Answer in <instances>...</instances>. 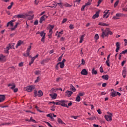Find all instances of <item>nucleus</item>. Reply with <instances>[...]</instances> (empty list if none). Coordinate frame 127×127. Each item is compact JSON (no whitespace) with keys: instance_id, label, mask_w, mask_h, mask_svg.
<instances>
[{"instance_id":"1","label":"nucleus","mask_w":127,"mask_h":127,"mask_svg":"<svg viewBox=\"0 0 127 127\" xmlns=\"http://www.w3.org/2000/svg\"><path fill=\"white\" fill-rule=\"evenodd\" d=\"M102 34H101V37L102 38H105V37H108V35L109 34L110 35H113V32L110 30L109 28H106L105 30H104V29H102Z\"/></svg>"},{"instance_id":"2","label":"nucleus","mask_w":127,"mask_h":127,"mask_svg":"<svg viewBox=\"0 0 127 127\" xmlns=\"http://www.w3.org/2000/svg\"><path fill=\"white\" fill-rule=\"evenodd\" d=\"M67 103L66 100H59L57 102H56V105L57 106H62V107H65V108H68V105H67Z\"/></svg>"},{"instance_id":"3","label":"nucleus","mask_w":127,"mask_h":127,"mask_svg":"<svg viewBox=\"0 0 127 127\" xmlns=\"http://www.w3.org/2000/svg\"><path fill=\"white\" fill-rule=\"evenodd\" d=\"M14 45L15 44H9L8 46L6 47L5 49H4L5 53H8V51L10 48L11 49H14Z\"/></svg>"},{"instance_id":"4","label":"nucleus","mask_w":127,"mask_h":127,"mask_svg":"<svg viewBox=\"0 0 127 127\" xmlns=\"http://www.w3.org/2000/svg\"><path fill=\"white\" fill-rule=\"evenodd\" d=\"M30 50H31V46H29L26 50V53L23 54L24 57H31L30 56Z\"/></svg>"},{"instance_id":"5","label":"nucleus","mask_w":127,"mask_h":127,"mask_svg":"<svg viewBox=\"0 0 127 127\" xmlns=\"http://www.w3.org/2000/svg\"><path fill=\"white\" fill-rule=\"evenodd\" d=\"M54 28V26L50 25L48 27V29H49V33L48 34V36L49 38H51L52 37V30Z\"/></svg>"},{"instance_id":"6","label":"nucleus","mask_w":127,"mask_h":127,"mask_svg":"<svg viewBox=\"0 0 127 127\" xmlns=\"http://www.w3.org/2000/svg\"><path fill=\"white\" fill-rule=\"evenodd\" d=\"M35 88V86L33 85H31V86H27L26 87L24 88V90L26 91L27 92H30L32 91V90H34Z\"/></svg>"},{"instance_id":"7","label":"nucleus","mask_w":127,"mask_h":127,"mask_svg":"<svg viewBox=\"0 0 127 127\" xmlns=\"http://www.w3.org/2000/svg\"><path fill=\"white\" fill-rule=\"evenodd\" d=\"M59 65H60V68H61V69H63V68H64V66H65V64L64 63H62V62H59L58 63L56 66V69L57 70H59Z\"/></svg>"},{"instance_id":"8","label":"nucleus","mask_w":127,"mask_h":127,"mask_svg":"<svg viewBox=\"0 0 127 127\" xmlns=\"http://www.w3.org/2000/svg\"><path fill=\"white\" fill-rule=\"evenodd\" d=\"M112 117H113L112 113H109V115H105L104 116L105 120L107 121V122H112V120H113Z\"/></svg>"},{"instance_id":"9","label":"nucleus","mask_w":127,"mask_h":127,"mask_svg":"<svg viewBox=\"0 0 127 127\" xmlns=\"http://www.w3.org/2000/svg\"><path fill=\"white\" fill-rule=\"evenodd\" d=\"M40 34L41 37H42L41 41H42V42H44V39H45V35H46V34L44 32V31H42L40 33Z\"/></svg>"},{"instance_id":"10","label":"nucleus","mask_w":127,"mask_h":127,"mask_svg":"<svg viewBox=\"0 0 127 127\" xmlns=\"http://www.w3.org/2000/svg\"><path fill=\"white\" fill-rule=\"evenodd\" d=\"M34 95L36 97V96H38V97H42L43 93L41 90H39L38 92L35 91L34 92Z\"/></svg>"},{"instance_id":"11","label":"nucleus","mask_w":127,"mask_h":127,"mask_svg":"<svg viewBox=\"0 0 127 127\" xmlns=\"http://www.w3.org/2000/svg\"><path fill=\"white\" fill-rule=\"evenodd\" d=\"M26 16H27V15L20 14L15 15V16H14V17H17V18H26Z\"/></svg>"},{"instance_id":"12","label":"nucleus","mask_w":127,"mask_h":127,"mask_svg":"<svg viewBox=\"0 0 127 127\" xmlns=\"http://www.w3.org/2000/svg\"><path fill=\"white\" fill-rule=\"evenodd\" d=\"M116 52L118 53L119 52L120 50V48L121 47V43L120 42H118L116 44Z\"/></svg>"},{"instance_id":"13","label":"nucleus","mask_w":127,"mask_h":127,"mask_svg":"<svg viewBox=\"0 0 127 127\" xmlns=\"http://www.w3.org/2000/svg\"><path fill=\"white\" fill-rule=\"evenodd\" d=\"M47 17H48L47 16H46V15H44L43 16H42L40 19V23H42V22H43V21H44V20H45V19H46V18H47Z\"/></svg>"},{"instance_id":"14","label":"nucleus","mask_w":127,"mask_h":127,"mask_svg":"<svg viewBox=\"0 0 127 127\" xmlns=\"http://www.w3.org/2000/svg\"><path fill=\"white\" fill-rule=\"evenodd\" d=\"M50 97H51L52 100H56V98H57V93H54L50 94Z\"/></svg>"},{"instance_id":"15","label":"nucleus","mask_w":127,"mask_h":127,"mask_svg":"<svg viewBox=\"0 0 127 127\" xmlns=\"http://www.w3.org/2000/svg\"><path fill=\"white\" fill-rule=\"evenodd\" d=\"M127 69L125 68L122 70V76L123 78L127 77Z\"/></svg>"},{"instance_id":"16","label":"nucleus","mask_w":127,"mask_h":127,"mask_svg":"<svg viewBox=\"0 0 127 127\" xmlns=\"http://www.w3.org/2000/svg\"><path fill=\"white\" fill-rule=\"evenodd\" d=\"M81 75H84V76H86L88 75V71H87L86 69H83L81 71Z\"/></svg>"},{"instance_id":"17","label":"nucleus","mask_w":127,"mask_h":127,"mask_svg":"<svg viewBox=\"0 0 127 127\" xmlns=\"http://www.w3.org/2000/svg\"><path fill=\"white\" fill-rule=\"evenodd\" d=\"M5 100V96L4 95H0V103H2Z\"/></svg>"},{"instance_id":"18","label":"nucleus","mask_w":127,"mask_h":127,"mask_svg":"<svg viewBox=\"0 0 127 127\" xmlns=\"http://www.w3.org/2000/svg\"><path fill=\"white\" fill-rule=\"evenodd\" d=\"M72 94H73V92L67 90L65 92V96L67 97H71L72 96Z\"/></svg>"},{"instance_id":"19","label":"nucleus","mask_w":127,"mask_h":127,"mask_svg":"<svg viewBox=\"0 0 127 127\" xmlns=\"http://www.w3.org/2000/svg\"><path fill=\"white\" fill-rule=\"evenodd\" d=\"M104 18H108L109 17V10H106L105 11V14L103 15Z\"/></svg>"},{"instance_id":"20","label":"nucleus","mask_w":127,"mask_h":127,"mask_svg":"<svg viewBox=\"0 0 127 127\" xmlns=\"http://www.w3.org/2000/svg\"><path fill=\"white\" fill-rule=\"evenodd\" d=\"M102 79L104 80H106V81H108L109 80V75H103L102 76Z\"/></svg>"},{"instance_id":"21","label":"nucleus","mask_w":127,"mask_h":127,"mask_svg":"<svg viewBox=\"0 0 127 127\" xmlns=\"http://www.w3.org/2000/svg\"><path fill=\"white\" fill-rule=\"evenodd\" d=\"M21 44H23V41L19 40L18 41L17 45H16V48H17L18 46H20Z\"/></svg>"},{"instance_id":"22","label":"nucleus","mask_w":127,"mask_h":127,"mask_svg":"<svg viewBox=\"0 0 127 127\" xmlns=\"http://www.w3.org/2000/svg\"><path fill=\"white\" fill-rule=\"evenodd\" d=\"M8 87H11L10 89L12 90H14V89L15 88V84L13 83L9 84L8 85Z\"/></svg>"},{"instance_id":"23","label":"nucleus","mask_w":127,"mask_h":127,"mask_svg":"<svg viewBox=\"0 0 127 127\" xmlns=\"http://www.w3.org/2000/svg\"><path fill=\"white\" fill-rule=\"evenodd\" d=\"M98 73V71L96 70V68L93 67L92 70V75H97Z\"/></svg>"},{"instance_id":"24","label":"nucleus","mask_w":127,"mask_h":127,"mask_svg":"<svg viewBox=\"0 0 127 127\" xmlns=\"http://www.w3.org/2000/svg\"><path fill=\"white\" fill-rule=\"evenodd\" d=\"M47 117L51 118L52 121H54V118H53V114H52V113L49 114L47 115Z\"/></svg>"},{"instance_id":"25","label":"nucleus","mask_w":127,"mask_h":127,"mask_svg":"<svg viewBox=\"0 0 127 127\" xmlns=\"http://www.w3.org/2000/svg\"><path fill=\"white\" fill-rule=\"evenodd\" d=\"M111 96L112 98H115L117 96V92L116 91H114L111 93Z\"/></svg>"},{"instance_id":"26","label":"nucleus","mask_w":127,"mask_h":127,"mask_svg":"<svg viewBox=\"0 0 127 127\" xmlns=\"http://www.w3.org/2000/svg\"><path fill=\"white\" fill-rule=\"evenodd\" d=\"M85 39V35H83L80 36L79 43H82L83 40Z\"/></svg>"},{"instance_id":"27","label":"nucleus","mask_w":127,"mask_h":127,"mask_svg":"<svg viewBox=\"0 0 127 127\" xmlns=\"http://www.w3.org/2000/svg\"><path fill=\"white\" fill-rule=\"evenodd\" d=\"M18 24H19V22L16 23L14 27H12V28H10L11 30H12V31L15 30V29L17 28V25H18Z\"/></svg>"},{"instance_id":"28","label":"nucleus","mask_w":127,"mask_h":127,"mask_svg":"<svg viewBox=\"0 0 127 127\" xmlns=\"http://www.w3.org/2000/svg\"><path fill=\"white\" fill-rule=\"evenodd\" d=\"M18 24H19V22L16 23L14 27H12V28H10L11 30H12V31L15 30V29L17 28V25H18Z\"/></svg>"},{"instance_id":"29","label":"nucleus","mask_w":127,"mask_h":127,"mask_svg":"<svg viewBox=\"0 0 127 127\" xmlns=\"http://www.w3.org/2000/svg\"><path fill=\"white\" fill-rule=\"evenodd\" d=\"M58 122L60 125H65V123H64V122H63V121H62V120L60 118L58 119Z\"/></svg>"},{"instance_id":"30","label":"nucleus","mask_w":127,"mask_h":127,"mask_svg":"<svg viewBox=\"0 0 127 127\" xmlns=\"http://www.w3.org/2000/svg\"><path fill=\"white\" fill-rule=\"evenodd\" d=\"M98 17H99V12H96V13L93 16L92 18L95 19V18Z\"/></svg>"},{"instance_id":"31","label":"nucleus","mask_w":127,"mask_h":127,"mask_svg":"<svg viewBox=\"0 0 127 127\" xmlns=\"http://www.w3.org/2000/svg\"><path fill=\"white\" fill-rule=\"evenodd\" d=\"M99 38H100V37H99V35L98 34H95L94 37L95 42H98V39H99Z\"/></svg>"},{"instance_id":"32","label":"nucleus","mask_w":127,"mask_h":127,"mask_svg":"<svg viewBox=\"0 0 127 127\" xmlns=\"http://www.w3.org/2000/svg\"><path fill=\"white\" fill-rule=\"evenodd\" d=\"M6 26H7V27L10 26L11 27H12V26H13V23H12V22H11V21H10L9 22H8L7 23Z\"/></svg>"},{"instance_id":"33","label":"nucleus","mask_w":127,"mask_h":127,"mask_svg":"<svg viewBox=\"0 0 127 127\" xmlns=\"http://www.w3.org/2000/svg\"><path fill=\"white\" fill-rule=\"evenodd\" d=\"M64 6H65V7H71L72 5H70L69 3L67 2H65L64 3Z\"/></svg>"},{"instance_id":"34","label":"nucleus","mask_w":127,"mask_h":127,"mask_svg":"<svg viewBox=\"0 0 127 127\" xmlns=\"http://www.w3.org/2000/svg\"><path fill=\"white\" fill-rule=\"evenodd\" d=\"M70 89L72 92H76V88L72 85H70Z\"/></svg>"},{"instance_id":"35","label":"nucleus","mask_w":127,"mask_h":127,"mask_svg":"<svg viewBox=\"0 0 127 127\" xmlns=\"http://www.w3.org/2000/svg\"><path fill=\"white\" fill-rule=\"evenodd\" d=\"M93 0H88V2L85 4V5L87 6V5H91L92 3V1Z\"/></svg>"},{"instance_id":"36","label":"nucleus","mask_w":127,"mask_h":127,"mask_svg":"<svg viewBox=\"0 0 127 127\" xmlns=\"http://www.w3.org/2000/svg\"><path fill=\"white\" fill-rule=\"evenodd\" d=\"M4 60V56L2 55H0V62L3 61Z\"/></svg>"},{"instance_id":"37","label":"nucleus","mask_w":127,"mask_h":127,"mask_svg":"<svg viewBox=\"0 0 127 127\" xmlns=\"http://www.w3.org/2000/svg\"><path fill=\"white\" fill-rule=\"evenodd\" d=\"M29 122H32V123H34V124H37V122L36 121L33 119L32 117L30 118V120H29Z\"/></svg>"},{"instance_id":"38","label":"nucleus","mask_w":127,"mask_h":127,"mask_svg":"<svg viewBox=\"0 0 127 127\" xmlns=\"http://www.w3.org/2000/svg\"><path fill=\"white\" fill-rule=\"evenodd\" d=\"M76 102H80L81 101V97H80L79 96L77 95L76 99H75Z\"/></svg>"},{"instance_id":"39","label":"nucleus","mask_w":127,"mask_h":127,"mask_svg":"<svg viewBox=\"0 0 127 127\" xmlns=\"http://www.w3.org/2000/svg\"><path fill=\"white\" fill-rule=\"evenodd\" d=\"M99 25H101L102 26H108L109 25L103 22H100L99 23Z\"/></svg>"},{"instance_id":"40","label":"nucleus","mask_w":127,"mask_h":127,"mask_svg":"<svg viewBox=\"0 0 127 127\" xmlns=\"http://www.w3.org/2000/svg\"><path fill=\"white\" fill-rule=\"evenodd\" d=\"M119 2H120V0H117L114 4V7H117L118 6V4H119Z\"/></svg>"},{"instance_id":"41","label":"nucleus","mask_w":127,"mask_h":127,"mask_svg":"<svg viewBox=\"0 0 127 127\" xmlns=\"http://www.w3.org/2000/svg\"><path fill=\"white\" fill-rule=\"evenodd\" d=\"M33 62H34V60H33V58H32L31 59V61L29 63V65H31V64H33Z\"/></svg>"},{"instance_id":"42","label":"nucleus","mask_w":127,"mask_h":127,"mask_svg":"<svg viewBox=\"0 0 127 127\" xmlns=\"http://www.w3.org/2000/svg\"><path fill=\"white\" fill-rule=\"evenodd\" d=\"M70 118L72 119H74V120H77L79 118V116H71Z\"/></svg>"},{"instance_id":"43","label":"nucleus","mask_w":127,"mask_h":127,"mask_svg":"<svg viewBox=\"0 0 127 127\" xmlns=\"http://www.w3.org/2000/svg\"><path fill=\"white\" fill-rule=\"evenodd\" d=\"M84 95H85V93H84V92H80L78 94V96L79 97H82V96H84Z\"/></svg>"},{"instance_id":"44","label":"nucleus","mask_w":127,"mask_h":127,"mask_svg":"<svg viewBox=\"0 0 127 127\" xmlns=\"http://www.w3.org/2000/svg\"><path fill=\"white\" fill-rule=\"evenodd\" d=\"M106 65L110 67V61L107 60L106 61Z\"/></svg>"},{"instance_id":"45","label":"nucleus","mask_w":127,"mask_h":127,"mask_svg":"<svg viewBox=\"0 0 127 127\" xmlns=\"http://www.w3.org/2000/svg\"><path fill=\"white\" fill-rule=\"evenodd\" d=\"M8 125H9V123H5L0 124V127L1 126H8Z\"/></svg>"},{"instance_id":"46","label":"nucleus","mask_w":127,"mask_h":127,"mask_svg":"<svg viewBox=\"0 0 127 127\" xmlns=\"http://www.w3.org/2000/svg\"><path fill=\"white\" fill-rule=\"evenodd\" d=\"M57 4H58V5H59L60 7H63V4H62V2H60V3H57Z\"/></svg>"},{"instance_id":"47","label":"nucleus","mask_w":127,"mask_h":127,"mask_svg":"<svg viewBox=\"0 0 127 127\" xmlns=\"http://www.w3.org/2000/svg\"><path fill=\"white\" fill-rule=\"evenodd\" d=\"M127 49L122 51L121 54H127Z\"/></svg>"},{"instance_id":"48","label":"nucleus","mask_w":127,"mask_h":127,"mask_svg":"<svg viewBox=\"0 0 127 127\" xmlns=\"http://www.w3.org/2000/svg\"><path fill=\"white\" fill-rule=\"evenodd\" d=\"M116 15V16L119 18V17H121V16H122V15H123V14L117 13Z\"/></svg>"},{"instance_id":"49","label":"nucleus","mask_w":127,"mask_h":127,"mask_svg":"<svg viewBox=\"0 0 127 127\" xmlns=\"http://www.w3.org/2000/svg\"><path fill=\"white\" fill-rule=\"evenodd\" d=\"M97 111L99 115H102V110H101V109H98L97 110Z\"/></svg>"},{"instance_id":"50","label":"nucleus","mask_w":127,"mask_h":127,"mask_svg":"<svg viewBox=\"0 0 127 127\" xmlns=\"http://www.w3.org/2000/svg\"><path fill=\"white\" fill-rule=\"evenodd\" d=\"M40 80V78H39V77H38L37 78V79L35 81V83H38V82H39Z\"/></svg>"},{"instance_id":"51","label":"nucleus","mask_w":127,"mask_h":127,"mask_svg":"<svg viewBox=\"0 0 127 127\" xmlns=\"http://www.w3.org/2000/svg\"><path fill=\"white\" fill-rule=\"evenodd\" d=\"M100 73H103L104 72V69H103L102 66H101L100 67Z\"/></svg>"},{"instance_id":"52","label":"nucleus","mask_w":127,"mask_h":127,"mask_svg":"<svg viewBox=\"0 0 127 127\" xmlns=\"http://www.w3.org/2000/svg\"><path fill=\"white\" fill-rule=\"evenodd\" d=\"M85 60L84 59H82L81 60V65H85Z\"/></svg>"},{"instance_id":"53","label":"nucleus","mask_w":127,"mask_h":127,"mask_svg":"<svg viewBox=\"0 0 127 127\" xmlns=\"http://www.w3.org/2000/svg\"><path fill=\"white\" fill-rule=\"evenodd\" d=\"M69 27L70 29H74V25H73L72 24H70Z\"/></svg>"},{"instance_id":"54","label":"nucleus","mask_w":127,"mask_h":127,"mask_svg":"<svg viewBox=\"0 0 127 127\" xmlns=\"http://www.w3.org/2000/svg\"><path fill=\"white\" fill-rule=\"evenodd\" d=\"M36 75H39L40 74V71L37 70L35 72Z\"/></svg>"},{"instance_id":"55","label":"nucleus","mask_w":127,"mask_h":127,"mask_svg":"<svg viewBox=\"0 0 127 127\" xmlns=\"http://www.w3.org/2000/svg\"><path fill=\"white\" fill-rule=\"evenodd\" d=\"M38 56H39V55L37 54V55H36L35 56L32 57V58L33 60H35V59H36V58H37L38 57Z\"/></svg>"},{"instance_id":"56","label":"nucleus","mask_w":127,"mask_h":127,"mask_svg":"<svg viewBox=\"0 0 127 127\" xmlns=\"http://www.w3.org/2000/svg\"><path fill=\"white\" fill-rule=\"evenodd\" d=\"M45 123L48 125L49 127H52V126L51 125V124H50V123H49V122H46Z\"/></svg>"},{"instance_id":"57","label":"nucleus","mask_w":127,"mask_h":127,"mask_svg":"<svg viewBox=\"0 0 127 127\" xmlns=\"http://www.w3.org/2000/svg\"><path fill=\"white\" fill-rule=\"evenodd\" d=\"M112 19H115V20L119 19V17H118L117 16V15H116V16H113V17L112 18Z\"/></svg>"},{"instance_id":"58","label":"nucleus","mask_w":127,"mask_h":127,"mask_svg":"<svg viewBox=\"0 0 127 127\" xmlns=\"http://www.w3.org/2000/svg\"><path fill=\"white\" fill-rule=\"evenodd\" d=\"M34 24L35 25H37V24H38V20H35L34 23Z\"/></svg>"},{"instance_id":"59","label":"nucleus","mask_w":127,"mask_h":127,"mask_svg":"<svg viewBox=\"0 0 127 127\" xmlns=\"http://www.w3.org/2000/svg\"><path fill=\"white\" fill-rule=\"evenodd\" d=\"M63 57V55L60 56L58 59V61H61L62 60V57Z\"/></svg>"},{"instance_id":"60","label":"nucleus","mask_w":127,"mask_h":127,"mask_svg":"<svg viewBox=\"0 0 127 127\" xmlns=\"http://www.w3.org/2000/svg\"><path fill=\"white\" fill-rule=\"evenodd\" d=\"M66 21H67V19L66 18H64L62 21V23H65V22H66Z\"/></svg>"},{"instance_id":"61","label":"nucleus","mask_w":127,"mask_h":127,"mask_svg":"<svg viewBox=\"0 0 127 127\" xmlns=\"http://www.w3.org/2000/svg\"><path fill=\"white\" fill-rule=\"evenodd\" d=\"M126 61H123L121 64L122 66H124L126 64Z\"/></svg>"},{"instance_id":"62","label":"nucleus","mask_w":127,"mask_h":127,"mask_svg":"<svg viewBox=\"0 0 127 127\" xmlns=\"http://www.w3.org/2000/svg\"><path fill=\"white\" fill-rule=\"evenodd\" d=\"M124 42H125V46H127V40L124 39Z\"/></svg>"},{"instance_id":"63","label":"nucleus","mask_w":127,"mask_h":127,"mask_svg":"<svg viewBox=\"0 0 127 127\" xmlns=\"http://www.w3.org/2000/svg\"><path fill=\"white\" fill-rule=\"evenodd\" d=\"M86 5H83L82 7H81V10L83 11L84 9H85V7H86Z\"/></svg>"},{"instance_id":"64","label":"nucleus","mask_w":127,"mask_h":127,"mask_svg":"<svg viewBox=\"0 0 127 127\" xmlns=\"http://www.w3.org/2000/svg\"><path fill=\"white\" fill-rule=\"evenodd\" d=\"M13 91H14V93H16V92H17L18 91V88H14Z\"/></svg>"}]
</instances>
